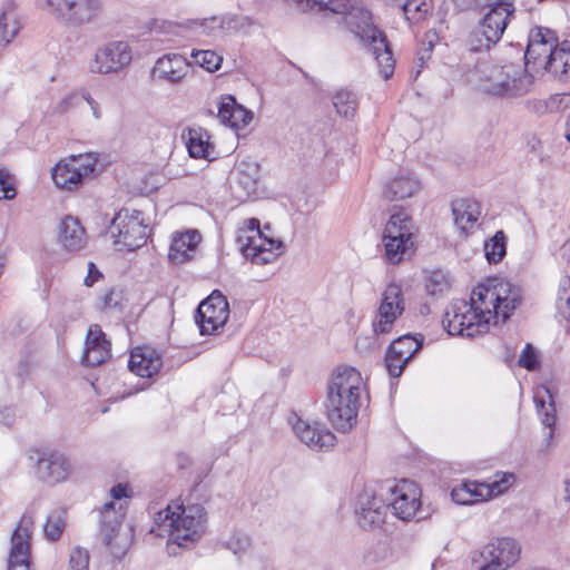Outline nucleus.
<instances>
[{"mask_svg":"<svg viewBox=\"0 0 570 570\" xmlns=\"http://www.w3.org/2000/svg\"><path fill=\"white\" fill-rule=\"evenodd\" d=\"M522 302V289L511 282L492 277L475 286L470 302H454L445 312L443 325L450 335L475 337L491 324L504 323Z\"/></svg>","mask_w":570,"mask_h":570,"instance_id":"nucleus-1","label":"nucleus"},{"mask_svg":"<svg viewBox=\"0 0 570 570\" xmlns=\"http://www.w3.org/2000/svg\"><path fill=\"white\" fill-rule=\"evenodd\" d=\"M364 390L363 377L355 367L341 365L333 371L327 382L324 407L336 431L348 433L356 426Z\"/></svg>","mask_w":570,"mask_h":570,"instance_id":"nucleus-2","label":"nucleus"},{"mask_svg":"<svg viewBox=\"0 0 570 570\" xmlns=\"http://www.w3.org/2000/svg\"><path fill=\"white\" fill-rule=\"evenodd\" d=\"M175 509L171 510L168 505L165 510H160L155 522L160 530L169 532L171 541L185 547L200 538L205 530L207 514L200 504L177 505Z\"/></svg>","mask_w":570,"mask_h":570,"instance_id":"nucleus-3","label":"nucleus"},{"mask_svg":"<svg viewBox=\"0 0 570 570\" xmlns=\"http://www.w3.org/2000/svg\"><path fill=\"white\" fill-rule=\"evenodd\" d=\"M414 225L403 209L391 215L383 233L384 259L392 265L400 264L414 253Z\"/></svg>","mask_w":570,"mask_h":570,"instance_id":"nucleus-4","label":"nucleus"},{"mask_svg":"<svg viewBox=\"0 0 570 570\" xmlns=\"http://www.w3.org/2000/svg\"><path fill=\"white\" fill-rule=\"evenodd\" d=\"M244 225L237 235L242 254L257 265L273 263L281 255L282 242L266 237L256 218L246 219Z\"/></svg>","mask_w":570,"mask_h":570,"instance_id":"nucleus-5","label":"nucleus"},{"mask_svg":"<svg viewBox=\"0 0 570 570\" xmlns=\"http://www.w3.org/2000/svg\"><path fill=\"white\" fill-rule=\"evenodd\" d=\"M489 10L469 38L471 50H489L502 38L504 30L513 17V2H499L497 7H489Z\"/></svg>","mask_w":570,"mask_h":570,"instance_id":"nucleus-6","label":"nucleus"},{"mask_svg":"<svg viewBox=\"0 0 570 570\" xmlns=\"http://www.w3.org/2000/svg\"><path fill=\"white\" fill-rule=\"evenodd\" d=\"M534 78L525 71H515L512 67L494 68L483 81L482 90L494 97H521L529 94Z\"/></svg>","mask_w":570,"mask_h":570,"instance_id":"nucleus-7","label":"nucleus"},{"mask_svg":"<svg viewBox=\"0 0 570 570\" xmlns=\"http://www.w3.org/2000/svg\"><path fill=\"white\" fill-rule=\"evenodd\" d=\"M115 244L122 245L129 250L141 247L147 238V225L144 224L139 210L120 209L109 227Z\"/></svg>","mask_w":570,"mask_h":570,"instance_id":"nucleus-8","label":"nucleus"},{"mask_svg":"<svg viewBox=\"0 0 570 570\" xmlns=\"http://www.w3.org/2000/svg\"><path fill=\"white\" fill-rule=\"evenodd\" d=\"M97 157L91 154L71 156L68 160L59 161L52 170V179L60 189L75 190L85 177L94 173Z\"/></svg>","mask_w":570,"mask_h":570,"instance_id":"nucleus-9","label":"nucleus"},{"mask_svg":"<svg viewBox=\"0 0 570 570\" xmlns=\"http://www.w3.org/2000/svg\"><path fill=\"white\" fill-rule=\"evenodd\" d=\"M229 317L227 298L219 292H213L197 307L195 321L200 334L212 335L222 328Z\"/></svg>","mask_w":570,"mask_h":570,"instance_id":"nucleus-10","label":"nucleus"},{"mask_svg":"<svg viewBox=\"0 0 570 570\" xmlns=\"http://www.w3.org/2000/svg\"><path fill=\"white\" fill-rule=\"evenodd\" d=\"M391 499L386 503L392 508L393 514L401 520L409 521L421 513V490L413 481L402 479L394 485L386 488Z\"/></svg>","mask_w":570,"mask_h":570,"instance_id":"nucleus-11","label":"nucleus"},{"mask_svg":"<svg viewBox=\"0 0 570 570\" xmlns=\"http://www.w3.org/2000/svg\"><path fill=\"white\" fill-rule=\"evenodd\" d=\"M132 51L126 41H110L99 47L91 63V71L116 73L130 65Z\"/></svg>","mask_w":570,"mask_h":570,"instance_id":"nucleus-12","label":"nucleus"},{"mask_svg":"<svg viewBox=\"0 0 570 570\" xmlns=\"http://www.w3.org/2000/svg\"><path fill=\"white\" fill-rule=\"evenodd\" d=\"M405 308L402 287L395 283L389 284L382 293L381 303L373 330L376 334L389 333L394 322L403 314Z\"/></svg>","mask_w":570,"mask_h":570,"instance_id":"nucleus-13","label":"nucleus"},{"mask_svg":"<svg viewBox=\"0 0 570 570\" xmlns=\"http://www.w3.org/2000/svg\"><path fill=\"white\" fill-rule=\"evenodd\" d=\"M33 527V517L24 513L11 537L8 570H30V539Z\"/></svg>","mask_w":570,"mask_h":570,"instance_id":"nucleus-14","label":"nucleus"},{"mask_svg":"<svg viewBox=\"0 0 570 570\" xmlns=\"http://www.w3.org/2000/svg\"><path fill=\"white\" fill-rule=\"evenodd\" d=\"M389 505L382 495H377L371 488H364L357 495L355 514L360 527L372 529L384 522L385 512Z\"/></svg>","mask_w":570,"mask_h":570,"instance_id":"nucleus-15","label":"nucleus"},{"mask_svg":"<svg viewBox=\"0 0 570 570\" xmlns=\"http://www.w3.org/2000/svg\"><path fill=\"white\" fill-rule=\"evenodd\" d=\"M481 557L484 563L497 570H507L514 564L520 557V547L511 538H498L483 547Z\"/></svg>","mask_w":570,"mask_h":570,"instance_id":"nucleus-16","label":"nucleus"},{"mask_svg":"<svg viewBox=\"0 0 570 570\" xmlns=\"http://www.w3.org/2000/svg\"><path fill=\"white\" fill-rule=\"evenodd\" d=\"M558 45V37L553 30L542 27L532 29L524 53L525 65L543 67L550 58V52L554 51Z\"/></svg>","mask_w":570,"mask_h":570,"instance_id":"nucleus-17","label":"nucleus"},{"mask_svg":"<svg viewBox=\"0 0 570 570\" xmlns=\"http://www.w3.org/2000/svg\"><path fill=\"white\" fill-rule=\"evenodd\" d=\"M70 472V461L59 452H41L37 460V474L42 481L58 483L65 481Z\"/></svg>","mask_w":570,"mask_h":570,"instance_id":"nucleus-18","label":"nucleus"},{"mask_svg":"<svg viewBox=\"0 0 570 570\" xmlns=\"http://www.w3.org/2000/svg\"><path fill=\"white\" fill-rule=\"evenodd\" d=\"M340 14L344 16V21L350 30L364 43L382 33V31L373 24L371 12L363 7L352 6L350 0L347 10Z\"/></svg>","mask_w":570,"mask_h":570,"instance_id":"nucleus-19","label":"nucleus"},{"mask_svg":"<svg viewBox=\"0 0 570 570\" xmlns=\"http://www.w3.org/2000/svg\"><path fill=\"white\" fill-rule=\"evenodd\" d=\"M293 430L297 438L313 450H328L336 442V436L326 428L311 425L301 419L295 422Z\"/></svg>","mask_w":570,"mask_h":570,"instance_id":"nucleus-20","label":"nucleus"},{"mask_svg":"<svg viewBox=\"0 0 570 570\" xmlns=\"http://www.w3.org/2000/svg\"><path fill=\"white\" fill-rule=\"evenodd\" d=\"M163 366L161 355L150 346H139L131 351L128 361L129 370L141 376L150 377Z\"/></svg>","mask_w":570,"mask_h":570,"instance_id":"nucleus-21","label":"nucleus"},{"mask_svg":"<svg viewBox=\"0 0 570 570\" xmlns=\"http://www.w3.org/2000/svg\"><path fill=\"white\" fill-rule=\"evenodd\" d=\"M188 70L189 63L183 56L168 53L156 61L153 77L170 83H178L185 78Z\"/></svg>","mask_w":570,"mask_h":570,"instance_id":"nucleus-22","label":"nucleus"},{"mask_svg":"<svg viewBox=\"0 0 570 570\" xmlns=\"http://www.w3.org/2000/svg\"><path fill=\"white\" fill-rule=\"evenodd\" d=\"M58 240L67 252H79L87 245V234L77 217L67 215L59 225Z\"/></svg>","mask_w":570,"mask_h":570,"instance_id":"nucleus-23","label":"nucleus"},{"mask_svg":"<svg viewBox=\"0 0 570 570\" xmlns=\"http://www.w3.org/2000/svg\"><path fill=\"white\" fill-rule=\"evenodd\" d=\"M200 239L202 236L197 230H187L174 236L168 259L176 265L189 262L194 257Z\"/></svg>","mask_w":570,"mask_h":570,"instance_id":"nucleus-24","label":"nucleus"},{"mask_svg":"<svg viewBox=\"0 0 570 570\" xmlns=\"http://www.w3.org/2000/svg\"><path fill=\"white\" fill-rule=\"evenodd\" d=\"M110 357V343L96 325L90 328L86 338V351L82 362L89 366H98Z\"/></svg>","mask_w":570,"mask_h":570,"instance_id":"nucleus-25","label":"nucleus"},{"mask_svg":"<svg viewBox=\"0 0 570 570\" xmlns=\"http://www.w3.org/2000/svg\"><path fill=\"white\" fill-rule=\"evenodd\" d=\"M125 514L124 508L121 505L116 508L114 502L106 503L100 510V533L106 546L111 544L122 524Z\"/></svg>","mask_w":570,"mask_h":570,"instance_id":"nucleus-26","label":"nucleus"},{"mask_svg":"<svg viewBox=\"0 0 570 570\" xmlns=\"http://www.w3.org/2000/svg\"><path fill=\"white\" fill-rule=\"evenodd\" d=\"M102 12V0H77L67 27L81 28L95 23L101 17Z\"/></svg>","mask_w":570,"mask_h":570,"instance_id":"nucleus-27","label":"nucleus"},{"mask_svg":"<svg viewBox=\"0 0 570 570\" xmlns=\"http://www.w3.org/2000/svg\"><path fill=\"white\" fill-rule=\"evenodd\" d=\"M421 189V181L410 173H401L393 178L384 189V197L389 200H402L413 197Z\"/></svg>","mask_w":570,"mask_h":570,"instance_id":"nucleus-28","label":"nucleus"},{"mask_svg":"<svg viewBox=\"0 0 570 570\" xmlns=\"http://www.w3.org/2000/svg\"><path fill=\"white\" fill-rule=\"evenodd\" d=\"M543 68L561 81L570 79V41L564 40L558 45Z\"/></svg>","mask_w":570,"mask_h":570,"instance_id":"nucleus-29","label":"nucleus"},{"mask_svg":"<svg viewBox=\"0 0 570 570\" xmlns=\"http://www.w3.org/2000/svg\"><path fill=\"white\" fill-rule=\"evenodd\" d=\"M452 213L456 227L463 233H468L475 225L481 214L479 203L468 198L454 200Z\"/></svg>","mask_w":570,"mask_h":570,"instance_id":"nucleus-30","label":"nucleus"},{"mask_svg":"<svg viewBox=\"0 0 570 570\" xmlns=\"http://www.w3.org/2000/svg\"><path fill=\"white\" fill-rule=\"evenodd\" d=\"M365 43L368 45L372 55L377 61L381 75L384 79H389L394 72L395 61L385 35L382 32Z\"/></svg>","mask_w":570,"mask_h":570,"instance_id":"nucleus-31","label":"nucleus"},{"mask_svg":"<svg viewBox=\"0 0 570 570\" xmlns=\"http://www.w3.org/2000/svg\"><path fill=\"white\" fill-rule=\"evenodd\" d=\"M77 0H36V6L67 27Z\"/></svg>","mask_w":570,"mask_h":570,"instance_id":"nucleus-32","label":"nucleus"},{"mask_svg":"<svg viewBox=\"0 0 570 570\" xmlns=\"http://www.w3.org/2000/svg\"><path fill=\"white\" fill-rule=\"evenodd\" d=\"M209 136L202 128H189L187 132V149L193 158H208L210 149Z\"/></svg>","mask_w":570,"mask_h":570,"instance_id":"nucleus-33","label":"nucleus"},{"mask_svg":"<svg viewBox=\"0 0 570 570\" xmlns=\"http://www.w3.org/2000/svg\"><path fill=\"white\" fill-rule=\"evenodd\" d=\"M402 9L405 19L411 23L423 21L432 10L428 0H395Z\"/></svg>","mask_w":570,"mask_h":570,"instance_id":"nucleus-34","label":"nucleus"},{"mask_svg":"<svg viewBox=\"0 0 570 570\" xmlns=\"http://www.w3.org/2000/svg\"><path fill=\"white\" fill-rule=\"evenodd\" d=\"M67 524V511L62 508L53 509L47 517L43 525L45 537L49 541H57L62 535Z\"/></svg>","mask_w":570,"mask_h":570,"instance_id":"nucleus-35","label":"nucleus"},{"mask_svg":"<svg viewBox=\"0 0 570 570\" xmlns=\"http://www.w3.org/2000/svg\"><path fill=\"white\" fill-rule=\"evenodd\" d=\"M303 10L309 9L317 12L341 13L348 8V0H294Z\"/></svg>","mask_w":570,"mask_h":570,"instance_id":"nucleus-36","label":"nucleus"},{"mask_svg":"<svg viewBox=\"0 0 570 570\" xmlns=\"http://www.w3.org/2000/svg\"><path fill=\"white\" fill-rule=\"evenodd\" d=\"M405 343L412 344L410 341H405ZM403 344L404 341L393 342L390 345L385 356L386 368L390 375L394 377H399L402 374L404 366L409 362V360H406L405 357L403 358L402 356V353L404 354L409 352V350L403 351V348H401Z\"/></svg>","mask_w":570,"mask_h":570,"instance_id":"nucleus-37","label":"nucleus"},{"mask_svg":"<svg viewBox=\"0 0 570 570\" xmlns=\"http://www.w3.org/2000/svg\"><path fill=\"white\" fill-rule=\"evenodd\" d=\"M20 23L13 9L0 14V50L4 48L19 32Z\"/></svg>","mask_w":570,"mask_h":570,"instance_id":"nucleus-38","label":"nucleus"},{"mask_svg":"<svg viewBox=\"0 0 570 570\" xmlns=\"http://www.w3.org/2000/svg\"><path fill=\"white\" fill-rule=\"evenodd\" d=\"M333 105L338 115L352 119L356 114L358 100L354 92L340 90L333 96Z\"/></svg>","mask_w":570,"mask_h":570,"instance_id":"nucleus-39","label":"nucleus"},{"mask_svg":"<svg viewBox=\"0 0 570 570\" xmlns=\"http://www.w3.org/2000/svg\"><path fill=\"white\" fill-rule=\"evenodd\" d=\"M484 254L490 264H498L507 254V237L503 230H498L484 243Z\"/></svg>","mask_w":570,"mask_h":570,"instance_id":"nucleus-40","label":"nucleus"},{"mask_svg":"<svg viewBox=\"0 0 570 570\" xmlns=\"http://www.w3.org/2000/svg\"><path fill=\"white\" fill-rule=\"evenodd\" d=\"M546 393L549 397V403L547 404L543 397H540L538 394L534 396V402L537 404L538 413L541 417V423L544 428L548 429L547 438L550 440L553 436V426L556 423V409L552 400V395L549 390H546Z\"/></svg>","mask_w":570,"mask_h":570,"instance_id":"nucleus-41","label":"nucleus"},{"mask_svg":"<svg viewBox=\"0 0 570 570\" xmlns=\"http://www.w3.org/2000/svg\"><path fill=\"white\" fill-rule=\"evenodd\" d=\"M226 24H230V20L226 19L223 16H213L209 18H204L202 20H190L187 22L186 27L189 29L202 28L203 33L209 36L214 35L218 30H223L226 28Z\"/></svg>","mask_w":570,"mask_h":570,"instance_id":"nucleus-42","label":"nucleus"},{"mask_svg":"<svg viewBox=\"0 0 570 570\" xmlns=\"http://www.w3.org/2000/svg\"><path fill=\"white\" fill-rule=\"evenodd\" d=\"M191 57L195 63L209 72L216 71L223 62L222 56L213 50H193Z\"/></svg>","mask_w":570,"mask_h":570,"instance_id":"nucleus-43","label":"nucleus"},{"mask_svg":"<svg viewBox=\"0 0 570 570\" xmlns=\"http://www.w3.org/2000/svg\"><path fill=\"white\" fill-rule=\"evenodd\" d=\"M80 100H85L89 105V107L92 111V115L96 119L101 118V110H100L99 104L88 92H85L81 96L70 95V96L66 97L59 104V110L61 112H65L69 109V107L78 105L80 102Z\"/></svg>","mask_w":570,"mask_h":570,"instance_id":"nucleus-44","label":"nucleus"},{"mask_svg":"<svg viewBox=\"0 0 570 570\" xmlns=\"http://www.w3.org/2000/svg\"><path fill=\"white\" fill-rule=\"evenodd\" d=\"M425 287L431 295L441 294L450 287V278L442 271H434L428 277Z\"/></svg>","mask_w":570,"mask_h":570,"instance_id":"nucleus-45","label":"nucleus"},{"mask_svg":"<svg viewBox=\"0 0 570 570\" xmlns=\"http://www.w3.org/2000/svg\"><path fill=\"white\" fill-rule=\"evenodd\" d=\"M233 111L234 115L229 127L234 129H242L246 127L253 119V112L239 105L236 100Z\"/></svg>","mask_w":570,"mask_h":570,"instance_id":"nucleus-46","label":"nucleus"},{"mask_svg":"<svg viewBox=\"0 0 570 570\" xmlns=\"http://www.w3.org/2000/svg\"><path fill=\"white\" fill-rule=\"evenodd\" d=\"M235 98L230 95L223 96L218 102V118L224 125L230 126Z\"/></svg>","mask_w":570,"mask_h":570,"instance_id":"nucleus-47","label":"nucleus"},{"mask_svg":"<svg viewBox=\"0 0 570 570\" xmlns=\"http://www.w3.org/2000/svg\"><path fill=\"white\" fill-rule=\"evenodd\" d=\"M70 570H89V553L81 548L72 549L69 558Z\"/></svg>","mask_w":570,"mask_h":570,"instance_id":"nucleus-48","label":"nucleus"},{"mask_svg":"<svg viewBox=\"0 0 570 570\" xmlns=\"http://www.w3.org/2000/svg\"><path fill=\"white\" fill-rule=\"evenodd\" d=\"M558 307L566 318L570 321V278L566 277L559 289Z\"/></svg>","mask_w":570,"mask_h":570,"instance_id":"nucleus-49","label":"nucleus"},{"mask_svg":"<svg viewBox=\"0 0 570 570\" xmlns=\"http://www.w3.org/2000/svg\"><path fill=\"white\" fill-rule=\"evenodd\" d=\"M519 365L527 368L528 371H534L538 368V354L531 344H527L525 347L523 348L519 357Z\"/></svg>","mask_w":570,"mask_h":570,"instance_id":"nucleus-50","label":"nucleus"},{"mask_svg":"<svg viewBox=\"0 0 570 570\" xmlns=\"http://www.w3.org/2000/svg\"><path fill=\"white\" fill-rule=\"evenodd\" d=\"M14 197L16 188L12 176L6 169H0V199H13Z\"/></svg>","mask_w":570,"mask_h":570,"instance_id":"nucleus-51","label":"nucleus"},{"mask_svg":"<svg viewBox=\"0 0 570 570\" xmlns=\"http://www.w3.org/2000/svg\"><path fill=\"white\" fill-rule=\"evenodd\" d=\"M499 476L500 479H495L491 484H489L488 493H491V495L503 493L511 487L514 480V476L511 473H502L501 475L497 474V478Z\"/></svg>","mask_w":570,"mask_h":570,"instance_id":"nucleus-52","label":"nucleus"},{"mask_svg":"<svg viewBox=\"0 0 570 570\" xmlns=\"http://www.w3.org/2000/svg\"><path fill=\"white\" fill-rule=\"evenodd\" d=\"M121 293L115 288H110L100 297L99 308L102 311L115 309L120 307Z\"/></svg>","mask_w":570,"mask_h":570,"instance_id":"nucleus-53","label":"nucleus"},{"mask_svg":"<svg viewBox=\"0 0 570 570\" xmlns=\"http://www.w3.org/2000/svg\"><path fill=\"white\" fill-rule=\"evenodd\" d=\"M470 485L463 482L461 485L455 487L451 491L452 500L458 504H473V494L470 493Z\"/></svg>","mask_w":570,"mask_h":570,"instance_id":"nucleus-54","label":"nucleus"},{"mask_svg":"<svg viewBox=\"0 0 570 570\" xmlns=\"http://www.w3.org/2000/svg\"><path fill=\"white\" fill-rule=\"evenodd\" d=\"M250 546V539L246 534H234L227 542L228 549L235 554L246 551Z\"/></svg>","mask_w":570,"mask_h":570,"instance_id":"nucleus-55","label":"nucleus"},{"mask_svg":"<svg viewBox=\"0 0 570 570\" xmlns=\"http://www.w3.org/2000/svg\"><path fill=\"white\" fill-rule=\"evenodd\" d=\"M466 485L469 487L470 493L473 494V503L483 501L488 497H491V493H488L489 484L479 483L476 481H466Z\"/></svg>","mask_w":570,"mask_h":570,"instance_id":"nucleus-56","label":"nucleus"},{"mask_svg":"<svg viewBox=\"0 0 570 570\" xmlns=\"http://www.w3.org/2000/svg\"><path fill=\"white\" fill-rule=\"evenodd\" d=\"M401 341H410L412 343V344H410V343L404 342V344L401 347V348H403V351L409 350L407 353H404V354L402 353V356H403V358L405 357L406 360L410 361L413 357V355L421 348L422 344L419 343L417 340L410 334L401 336L397 340H395L394 342H401Z\"/></svg>","mask_w":570,"mask_h":570,"instance_id":"nucleus-57","label":"nucleus"},{"mask_svg":"<svg viewBox=\"0 0 570 570\" xmlns=\"http://www.w3.org/2000/svg\"><path fill=\"white\" fill-rule=\"evenodd\" d=\"M570 98V95L567 94H557L551 96L547 101V108L550 111H561L568 107L567 100Z\"/></svg>","mask_w":570,"mask_h":570,"instance_id":"nucleus-58","label":"nucleus"},{"mask_svg":"<svg viewBox=\"0 0 570 570\" xmlns=\"http://www.w3.org/2000/svg\"><path fill=\"white\" fill-rule=\"evenodd\" d=\"M101 276L102 275L96 267V265L92 262H90L88 264V274L85 278V285L91 287Z\"/></svg>","mask_w":570,"mask_h":570,"instance_id":"nucleus-59","label":"nucleus"},{"mask_svg":"<svg viewBox=\"0 0 570 570\" xmlns=\"http://www.w3.org/2000/svg\"><path fill=\"white\" fill-rule=\"evenodd\" d=\"M110 494L112 499L120 500L128 497V487L126 484L118 483L111 488Z\"/></svg>","mask_w":570,"mask_h":570,"instance_id":"nucleus-60","label":"nucleus"},{"mask_svg":"<svg viewBox=\"0 0 570 570\" xmlns=\"http://www.w3.org/2000/svg\"><path fill=\"white\" fill-rule=\"evenodd\" d=\"M0 420L7 424L10 425L13 421V412L11 409L6 407L4 410L0 411Z\"/></svg>","mask_w":570,"mask_h":570,"instance_id":"nucleus-61","label":"nucleus"},{"mask_svg":"<svg viewBox=\"0 0 570 570\" xmlns=\"http://www.w3.org/2000/svg\"><path fill=\"white\" fill-rule=\"evenodd\" d=\"M499 2H512L511 0H474V4L481 6L483 9H487L489 7H497V3Z\"/></svg>","mask_w":570,"mask_h":570,"instance_id":"nucleus-62","label":"nucleus"},{"mask_svg":"<svg viewBox=\"0 0 570 570\" xmlns=\"http://www.w3.org/2000/svg\"><path fill=\"white\" fill-rule=\"evenodd\" d=\"M561 255L563 258H567L568 263H570V243H567L561 247Z\"/></svg>","mask_w":570,"mask_h":570,"instance_id":"nucleus-63","label":"nucleus"},{"mask_svg":"<svg viewBox=\"0 0 570 570\" xmlns=\"http://www.w3.org/2000/svg\"><path fill=\"white\" fill-rule=\"evenodd\" d=\"M564 499L570 501V478L566 479L564 482Z\"/></svg>","mask_w":570,"mask_h":570,"instance_id":"nucleus-64","label":"nucleus"}]
</instances>
